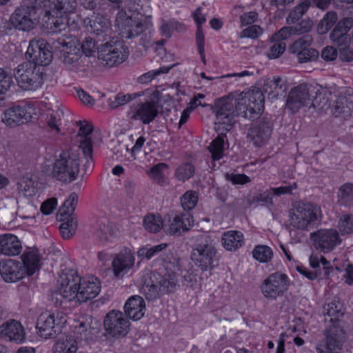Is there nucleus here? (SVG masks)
Returning <instances> with one entry per match:
<instances>
[{"instance_id":"obj_37","label":"nucleus","mask_w":353,"mask_h":353,"mask_svg":"<svg viewBox=\"0 0 353 353\" xmlns=\"http://www.w3.org/2000/svg\"><path fill=\"white\" fill-rule=\"evenodd\" d=\"M77 6V0H52L50 7V14L55 13H71L73 12Z\"/></svg>"},{"instance_id":"obj_52","label":"nucleus","mask_w":353,"mask_h":353,"mask_svg":"<svg viewBox=\"0 0 353 353\" xmlns=\"http://www.w3.org/2000/svg\"><path fill=\"white\" fill-rule=\"evenodd\" d=\"M198 199V194L195 191H187L181 197V206L186 211L191 210L196 205Z\"/></svg>"},{"instance_id":"obj_54","label":"nucleus","mask_w":353,"mask_h":353,"mask_svg":"<svg viewBox=\"0 0 353 353\" xmlns=\"http://www.w3.org/2000/svg\"><path fill=\"white\" fill-rule=\"evenodd\" d=\"M78 202V196L77 193L72 192L70 194L68 199H66L62 205L59 212L61 216L69 215L70 216L74 211Z\"/></svg>"},{"instance_id":"obj_41","label":"nucleus","mask_w":353,"mask_h":353,"mask_svg":"<svg viewBox=\"0 0 353 353\" xmlns=\"http://www.w3.org/2000/svg\"><path fill=\"white\" fill-rule=\"evenodd\" d=\"M113 234L114 230L106 221H101L98 223L95 235L101 243L104 244L110 241V238Z\"/></svg>"},{"instance_id":"obj_34","label":"nucleus","mask_w":353,"mask_h":353,"mask_svg":"<svg viewBox=\"0 0 353 353\" xmlns=\"http://www.w3.org/2000/svg\"><path fill=\"white\" fill-rule=\"evenodd\" d=\"M77 351L76 340L71 336H65L56 343L53 353H76Z\"/></svg>"},{"instance_id":"obj_40","label":"nucleus","mask_w":353,"mask_h":353,"mask_svg":"<svg viewBox=\"0 0 353 353\" xmlns=\"http://www.w3.org/2000/svg\"><path fill=\"white\" fill-rule=\"evenodd\" d=\"M339 202L345 206H353V183L342 185L338 192Z\"/></svg>"},{"instance_id":"obj_44","label":"nucleus","mask_w":353,"mask_h":353,"mask_svg":"<svg viewBox=\"0 0 353 353\" xmlns=\"http://www.w3.org/2000/svg\"><path fill=\"white\" fill-rule=\"evenodd\" d=\"M79 148L81 149L83 156L85 159V163L83 165L85 172L90 171L93 167L92 160V142L85 139L83 141H80Z\"/></svg>"},{"instance_id":"obj_16","label":"nucleus","mask_w":353,"mask_h":353,"mask_svg":"<svg viewBox=\"0 0 353 353\" xmlns=\"http://www.w3.org/2000/svg\"><path fill=\"white\" fill-rule=\"evenodd\" d=\"M32 108L27 105L11 106L3 112L2 122L7 126L14 128L26 123L32 118Z\"/></svg>"},{"instance_id":"obj_22","label":"nucleus","mask_w":353,"mask_h":353,"mask_svg":"<svg viewBox=\"0 0 353 353\" xmlns=\"http://www.w3.org/2000/svg\"><path fill=\"white\" fill-rule=\"evenodd\" d=\"M101 287L100 281L94 276L81 278L77 303H85L94 299L100 292Z\"/></svg>"},{"instance_id":"obj_38","label":"nucleus","mask_w":353,"mask_h":353,"mask_svg":"<svg viewBox=\"0 0 353 353\" xmlns=\"http://www.w3.org/2000/svg\"><path fill=\"white\" fill-rule=\"evenodd\" d=\"M168 247L167 243H160L154 246L146 245L140 248L137 252V256L141 259H151L152 257L159 256Z\"/></svg>"},{"instance_id":"obj_23","label":"nucleus","mask_w":353,"mask_h":353,"mask_svg":"<svg viewBox=\"0 0 353 353\" xmlns=\"http://www.w3.org/2000/svg\"><path fill=\"white\" fill-rule=\"evenodd\" d=\"M0 336L17 344L23 343L26 339L23 326L14 319H10L0 325Z\"/></svg>"},{"instance_id":"obj_10","label":"nucleus","mask_w":353,"mask_h":353,"mask_svg":"<svg viewBox=\"0 0 353 353\" xmlns=\"http://www.w3.org/2000/svg\"><path fill=\"white\" fill-rule=\"evenodd\" d=\"M81 277L72 269H65L58 279L57 294L68 301H77L79 285Z\"/></svg>"},{"instance_id":"obj_25","label":"nucleus","mask_w":353,"mask_h":353,"mask_svg":"<svg viewBox=\"0 0 353 353\" xmlns=\"http://www.w3.org/2000/svg\"><path fill=\"white\" fill-rule=\"evenodd\" d=\"M0 274L6 282H16L26 275V270L20 261L8 259L0 262Z\"/></svg>"},{"instance_id":"obj_8","label":"nucleus","mask_w":353,"mask_h":353,"mask_svg":"<svg viewBox=\"0 0 353 353\" xmlns=\"http://www.w3.org/2000/svg\"><path fill=\"white\" fill-rule=\"evenodd\" d=\"M319 208L311 203H298L289 212L290 226L298 230H307L318 219Z\"/></svg>"},{"instance_id":"obj_27","label":"nucleus","mask_w":353,"mask_h":353,"mask_svg":"<svg viewBox=\"0 0 353 353\" xmlns=\"http://www.w3.org/2000/svg\"><path fill=\"white\" fill-rule=\"evenodd\" d=\"M134 256L130 250L119 253L112 261V268L116 276L126 273L134 265Z\"/></svg>"},{"instance_id":"obj_35","label":"nucleus","mask_w":353,"mask_h":353,"mask_svg":"<svg viewBox=\"0 0 353 353\" xmlns=\"http://www.w3.org/2000/svg\"><path fill=\"white\" fill-rule=\"evenodd\" d=\"M287 90V85L281 78L277 77L272 80H267L263 85V91L273 97L282 95Z\"/></svg>"},{"instance_id":"obj_47","label":"nucleus","mask_w":353,"mask_h":353,"mask_svg":"<svg viewBox=\"0 0 353 353\" xmlns=\"http://www.w3.org/2000/svg\"><path fill=\"white\" fill-rule=\"evenodd\" d=\"M143 225L150 232L157 233L163 227V221L159 215L148 214L143 219Z\"/></svg>"},{"instance_id":"obj_11","label":"nucleus","mask_w":353,"mask_h":353,"mask_svg":"<svg viewBox=\"0 0 353 353\" xmlns=\"http://www.w3.org/2000/svg\"><path fill=\"white\" fill-rule=\"evenodd\" d=\"M310 239L316 250L328 253L341 243L338 231L335 229H320L311 233Z\"/></svg>"},{"instance_id":"obj_13","label":"nucleus","mask_w":353,"mask_h":353,"mask_svg":"<svg viewBox=\"0 0 353 353\" xmlns=\"http://www.w3.org/2000/svg\"><path fill=\"white\" fill-rule=\"evenodd\" d=\"M105 332L115 338L125 336L130 330V322L120 311L111 310L106 314L103 320Z\"/></svg>"},{"instance_id":"obj_55","label":"nucleus","mask_w":353,"mask_h":353,"mask_svg":"<svg viewBox=\"0 0 353 353\" xmlns=\"http://www.w3.org/2000/svg\"><path fill=\"white\" fill-rule=\"evenodd\" d=\"M253 257L260 262H268L271 259L272 250L266 245H258L252 252Z\"/></svg>"},{"instance_id":"obj_45","label":"nucleus","mask_w":353,"mask_h":353,"mask_svg":"<svg viewBox=\"0 0 353 353\" xmlns=\"http://www.w3.org/2000/svg\"><path fill=\"white\" fill-rule=\"evenodd\" d=\"M286 43L285 41H278L270 39V46L265 52L267 57L270 59H275L280 57L285 51Z\"/></svg>"},{"instance_id":"obj_60","label":"nucleus","mask_w":353,"mask_h":353,"mask_svg":"<svg viewBox=\"0 0 353 353\" xmlns=\"http://www.w3.org/2000/svg\"><path fill=\"white\" fill-rule=\"evenodd\" d=\"M318 57V51L310 48L305 49L303 51L299 52L296 54V57L299 63L313 61L316 60Z\"/></svg>"},{"instance_id":"obj_15","label":"nucleus","mask_w":353,"mask_h":353,"mask_svg":"<svg viewBox=\"0 0 353 353\" xmlns=\"http://www.w3.org/2000/svg\"><path fill=\"white\" fill-rule=\"evenodd\" d=\"M289 279L285 274L276 272L270 274L263 282L261 290L264 296L269 299H276L288 288Z\"/></svg>"},{"instance_id":"obj_2","label":"nucleus","mask_w":353,"mask_h":353,"mask_svg":"<svg viewBox=\"0 0 353 353\" xmlns=\"http://www.w3.org/2000/svg\"><path fill=\"white\" fill-rule=\"evenodd\" d=\"M190 259L201 271L212 270L215 266L214 263L218 260L214 240L207 235L201 236L192 250Z\"/></svg>"},{"instance_id":"obj_5","label":"nucleus","mask_w":353,"mask_h":353,"mask_svg":"<svg viewBox=\"0 0 353 353\" xmlns=\"http://www.w3.org/2000/svg\"><path fill=\"white\" fill-rule=\"evenodd\" d=\"M79 172V159L75 155L63 151L55 161L52 174L57 180L69 183L76 179Z\"/></svg>"},{"instance_id":"obj_14","label":"nucleus","mask_w":353,"mask_h":353,"mask_svg":"<svg viewBox=\"0 0 353 353\" xmlns=\"http://www.w3.org/2000/svg\"><path fill=\"white\" fill-rule=\"evenodd\" d=\"M26 57L28 62L41 68L50 64L52 59V54L46 41L42 39H34L30 41Z\"/></svg>"},{"instance_id":"obj_9","label":"nucleus","mask_w":353,"mask_h":353,"mask_svg":"<svg viewBox=\"0 0 353 353\" xmlns=\"http://www.w3.org/2000/svg\"><path fill=\"white\" fill-rule=\"evenodd\" d=\"M324 337L318 341L314 346L316 353H341L344 343V332L336 325L327 328Z\"/></svg>"},{"instance_id":"obj_63","label":"nucleus","mask_w":353,"mask_h":353,"mask_svg":"<svg viewBox=\"0 0 353 353\" xmlns=\"http://www.w3.org/2000/svg\"><path fill=\"white\" fill-rule=\"evenodd\" d=\"M97 42H99L98 40L96 41L94 39L90 37H85L82 41V52L85 54L86 57L91 55L92 53L94 52Z\"/></svg>"},{"instance_id":"obj_56","label":"nucleus","mask_w":353,"mask_h":353,"mask_svg":"<svg viewBox=\"0 0 353 353\" xmlns=\"http://www.w3.org/2000/svg\"><path fill=\"white\" fill-rule=\"evenodd\" d=\"M141 95V94L140 93H134L132 94H124L123 93H119L114 97V100L110 101L109 105L111 109H116L119 106L125 105L130 101Z\"/></svg>"},{"instance_id":"obj_26","label":"nucleus","mask_w":353,"mask_h":353,"mask_svg":"<svg viewBox=\"0 0 353 353\" xmlns=\"http://www.w3.org/2000/svg\"><path fill=\"white\" fill-rule=\"evenodd\" d=\"M193 225V219L188 212L176 214L169 225L167 232L170 234L180 236L188 232Z\"/></svg>"},{"instance_id":"obj_17","label":"nucleus","mask_w":353,"mask_h":353,"mask_svg":"<svg viewBox=\"0 0 353 353\" xmlns=\"http://www.w3.org/2000/svg\"><path fill=\"white\" fill-rule=\"evenodd\" d=\"M151 26L150 19L138 13L134 14L121 22V34L124 38L131 39L140 35Z\"/></svg>"},{"instance_id":"obj_50","label":"nucleus","mask_w":353,"mask_h":353,"mask_svg":"<svg viewBox=\"0 0 353 353\" xmlns=\"http://www.w3.org/2000/svg\"><path fill=\"white\" fill-rule=\"evenodd\" d=\"M77 226V220L74 217H70L67 221L61 223L59 226L62 237L65 239L71 238L75 234Z\"/></svg>"},{"instance_id":"obj_46","label":"nucleus","mask_w":353,"mask_h":353,"mask_svg":"<svg viewBox=\"0 0 353 353\" xmlns=\"http://www.w3.org/2000/svg\"><path fill=\"white\" fill-rule=\"evenodd\" d=\"M223 150L224 137L223 134L219 135L208 146V150L211 154L212 158L214 161H218L223 157Z\"/></svg>"},{"instance_id":"obj_24","label":"nucleus","mask_w":353,"mask_h":353,"mask_svg":"<svg viewBox=\"0 0 353 353\" xmlns=\"http://www.w3.org/2000/svg\"><path fill=\"white\" fill-rule=\"evenodd\" d=\"M62 323L63 322L61 319H58L56 321L54 314H50L48 316L42 314L37 321V329L41 337L45 339L54 338L58 334L61 332Z\"/></svg>"},{"instance_id":"obj_49","label":"nucleus","mask_w":353,"mask_h":353,"mask_svg":"<svg viewBox=\"0 0 353 353\" xmlns=\"http://www.w3.org/2000/svg\"><path fill=\"white\" fill-rule=\"evenodd\" d=\"M195 168L190 163H185L180 165L175 170L176 178L181 181H185L190 179L194 174Z\"/></svg>"},{"instance_id":"obj_51","label":"nucleus","mask_w":353,"mask_h":353,"mask_svg":"<svg viewBox=\"0 0 353 353\" xmlns=\"http://www.w3.org/2000/svg\"><path fill=\"white\" fill-rule=\"evenodd\" d=\"M330 38L334 45L338 46H345L349 43L350 38L349 34L337 28H334L330 34Z\"/></svg>"},{"instance_id":"obj_61","label":"nucleus","mask_w":353,"mask_h":353,"mask_svg":"<svg viewBox=\"0 0 353 353\" xmlns=\"http://www.w3.org/2000/svg\"><path fill=\"white\" fill-rule=\"evenodd\" d=\"M25 1L43 12L45 16H48V14H50V7L52 0H25Z\"/></svg>"},{"instance_id":"obj_53","label":"nucleus","mask_w":353,"mask_h":353,"mask_svg":"<svg viewBox=\"0 0 353 353\" xmlns=\"http://www.w3.org/2000/svg\"><path fill=\"white\" fill-rule=\"evenodd\" d=\"M312 40L313 39L310 34L300 37L291 45L290 50L292 53L297 54L298 52L309 48Z\"/></svg>"},{"instance_id":"obj_39","label":"nucleus","mask_w":353,"mask_h":353,"mask_svg":"<svg viewBox=\"0 0 353 353\" xmlns=\"http://www.w3.org/2000/svg\"><path fill=\"white\" fill-rule=\"evenodd\" d=\"M157 276V283L161 294L171 292L174 290L178 285V280L175 275H169L168 277H163L159 274Z\"/></svg>"},{"instance_id":"obj_32","label":"nucleus","mask_w":353,"mask_h":353,"mask_svg":"<svg viewBox=\"0 0 353 353\" xmlns=\"http://www.w3.org/2000/svg\"><path fill=\"white\" fill-rule=\"evenodd\" d=\"M141 292L146 299L152 301L159 298L162 294L157 283L156 274H152L149 279H145L141 289Z\"/></svg>"},{"instance_id":"obj_1","label":"nucleus","mask_w":353,"mask_h":353,"mask_svg":"<svg viewBox=\"0 0 353 353\" xmlns=\"http://www.w3.org/2000/svg\"><path fill=\"white\" fill-rule=\"evenodd\" d=\"M265 97L259 89L252 90L248 94V99H241L230 97H222L216 100L212 108L216 115V125L225 131H230L233 127L236 115L241 116L249 120L257 119L264 109Z\"/></svg>"},{"instance_id":"obj_59","label":"nucleus","mask_w":353,"mask_h":353,"mask_svg":"<svg viewBox=\"0 0 353 353\" xmlns=\"http://www.w3.org/2000/svg\"><path fill=\"white\" fill-rule=\"evenodd\" d=\"M12 85L13 80L11 74L0 68V94H5Z\"/></svg>"},{"instance_id":"obj_31","label":"nucleus","mask_w":353,"mask_h":353,"mask_svg":"<svg viewBox=\"0 0 353 353\" xmlns=\"http://www.w3.org/2000/svg\"><path fill=\"white\" fill-rule=\"evenodd\" d=\"M21 264L26 270V274L32 275L40 268V255L37 250H30L24 252L21 256Z\"/></svg>"},{"instance_id":"obj_6","label":"nucleus","mask_w":353,"mask_h":353,"mask_svg":"<svg viewBox=\"0 0 353 353\" xmlns=\"http://www.w3.org/2000/svg\"><path fill=\"white\" fill-rule=\"evenodd\" d=\"M44 14L24 1L23 4L17 6L10 17L12 25L21 30L29 31L35 28L40 23L41 16Z\"/></svg>"},{"instance_id":"obj_3","label":"nucleus","mask_w":353,"mask_h":353,"mask_svg":"<svg viewBox=\"0 0 353 353\" xmlns=\"http://www.w3.org/2000/svg\"><path fill=\"white\" fill-rule=\"evenodd\" d=\"M54 45L56 48L60 49L59 59L68 70L75 72L85 70L86 56L80 52L71 39L66 41L65 38L59 37Z\"/></svg>"},{"instance_id":"obj_43","label":"nucleus","mask_w":353,"mask_h":353,"mask_svg":"<svg viewBox=\"0 0 353 353\" xmlns=\"http://www.w3.org/2000/svg\"><path fill=\"white\" fill-rule=\"evenodd\" d=\"M338 20V16L335 12H328L320 21L317 26V32L319 34L327 33Z\"/></svg>"},{"instance_id":"obj_21","label":"nucleus","mask_w":353,"mask_h":353,"mask_svg":"<svg viewBox=\"0 0 353 353\" xmlns=\"http://www.w3.org/2000/svg\"><path fill=\"white\" fill-rule=\"evenodd\" d=\"M83 23L88 31L97 36L98 41H105L110 39V21L102 16H93L92 18L86 17Z\"/></svg>"},{"instance_id":"obj_57","label":"nucleus","mask_w":353,"mask_h":353,"mask_svg":"<svg viewBox=\"0 0 353 353\" xmlns=\"http://www.w3.org/2000/svg\"><path fill=\"white\" fill-rule=\"evenodd\" d=\"M173 66L174 65L168 67L163 66L157 70L149 71L143 74V75L140 76L138 78V81L140 83H148L157 76L160 75L161 74L168 73L170 71V70L173 68Z\"/></svg>"},{"instance_id":"obj_62","label":"nucleus","mask_w":353,"mask_h":353,"mask_svg":"<svg viewBox=\"0 0 353 353\" xmlns=\"http://www.w3.org/2000/svg\"><path fill=\"white\" fill-rule=\"evenodd\" d=\"M294 35V29L292 26H285L281 28L278 32H275L271 37L273 40L278 41H285L290 36Z\"/></svg>"},{"instance_id":"obj_20","label":"nucleus","mask_w":353,"mask_h":353,"mask_svg":"<svg viewBox=\"0 0 353 353\" xmlns=\"http://www.w3.org/2000/svg\"><path fill=\"white\" fill-rule=\"evenodd\" d=\"M310 265L314 271H310L303 265L296 266V270L310 280H314L318 275L322 274L321 268L325 276H328L332 269L330 262L324 256L314 254L310 256Z\"/></svg>"},{"instance_id":"obj_12","label":"nucleus","mask_w":353,"mask_h":353,"mask_svg":"<svg viewBox=\"0 0 353 353\" xmlns=\"http://www.w3.org/2000/svg\"><path fill=\"white\" fill-rule=\"evenodd\" d=\"M159 102L154 99L133 103L130 106L128 116L130 119L149 124L158 116L159 112Z\"/></svg>"},{"instance_id":"obj_18","label":"nucleus","mask_w":353,"mask_h":353,"mask_svg":"<svg viewBox=\"0 0 353 353\" xmlns=\"http://www.w3.org/2000/svg\"><path fill=\"white\" fill-rule=\"evenodd\" d=\"M273 128V123L268 118H261L249 129L248 138L256 147H261L270 139Z\"/></svg>"},{"instance_id":"obj_30","label":"nucleus","mask_w":353,"mask_h":353,"mask_svg":"<svg viewBox=\"0 0 353 353\" xmlns=\"http://www.w3.org/2000/svg\"><path fill=\"white\" fill-rule=\"evenodd\" d=\"M244 236L240 231L230 230L223 234L221 241L225 249L236 251L244 245Z\"/></svg>"},{"instance_id":"obj_58","label":"nucleus","mask_w":353,"mask_h":353,"mask_svg":"<svg viewBox=\"0 0 353 353\" xmlns=\"http://www.w3.org/2000/svg\"><path fill=\"white\" fill-rule=\"evenodd\" d=\"M338 227L343 234L353 232V215L344 214L340 218Z\"/></svg>"},{"instance_id":"obj_42","label":"nucleus","mask_w":353,"mask_h":353,"mask_svg":"<svg viewBox=\"0 0 353 353\" xmlns=\"http://www.w3.org/2000/svg\"><path fill=\"white\" fill-rule=\"evenodd\" d=\"M310 6V0H302L294 9L290 12L287 17L288 24L294 23L298 21L303 15L307 11Z\"/></svg>"},{"instance_id":"obj_48","label":"nucleus","mask_w":353,"mask_h":353,"mask_svg":"<svg viewBox=\"0 0 353 353\" xmlns=\"http://www.w3.org/2000/svg\"><path fill=\"white\" fill-rule=\"evenodd\" d=\"M60 15H57L55 17L51 19L50 29L54 33H60L61 31L65 30L68 26V19L67 14L59 13ZM52 17L54 14L52 13Z\"/></svg>"},{"instance_id":"obj_7","label":"nucleus","mask_w":353,"mask_h":353,"mask_svg":"<svg viewBox=\"0 0 353 353\" xmlns=\"http://www.w3.org/2000/svg\"><path fill=\"white\" fill-rule=\"evenodd\" d=\"M128 55V48L118 39L107 40L98 48V59L110 68L123 63Z\"/></svg>"},{"instance_id":"obj_4","label":"nucleus","mask_w":353,"mask_h":353,"mask_svg":"<svg viewBox=\"0 0 353 353\" xmlns=\"http://www.w3.org/2000/svg\"><path fill=\"white\" fill-rule=\"evenodd\" d=\"M43 69L32 63L23 62L14 70L18 85L25 90H34L43 83Z\"/></svg>"},{"instance_id":"obj_33","label":"nucleus","mask_w":353,"mask_h":353,"mask_svg":"<svg viewBox=\"0 0 353 353\" xmlns=\"http://www.w3.org/2000/svg\"><path fill=\"white\" fill-rule=\"evenodd\" d=\"M325 320L331 322L339 321L344 314L343 304L339 301H333L324 306Z\"/></svg>"},{"instance_id":"obj_19","label":"nucleus","mask_w":353,"mask_h":353,"mask_svg":"<svg viewBox=\"0 0 353 353\" xmlns=\"http://www.w3.org/2000/svg\"><path fill=\"white\" fill-rule=\"evenodd\" d=\"M312 103V96L309 92V88L305 84H300L294 88L290 92L286 108L292 112H296L304 106H307Z\"/></svg>"},{"instance_id":"obj_29","label":"nucleus","mask_w":353,"mask_h":353,"mask_svg":"<svg viewBox=\"0 0 353 353\" xmlns=\"http://www.w3.org/2000/svg\"><path fill=\"white\" fill-rule=\"evenodd\" d=\"M21 245L18 238L12 234L0 236V252L8 256H15L20 254Z\"/></svg>"},{"instance_id":"obj_36","label":"nucleus","mask_w":353,"mask_h":353,"mask_svg":"<svg viewBox=\"0 0 353 353\" xmlns=\"http://www.w3.org/2000/svg\"><path fill=\"white\" fill-rule=\"evenodd\" d=\"M91 323V316H85L75 325L74 333L81 340L87 341L92 338L93 327Z\"/></svg>"},{"instance_id":"obj_64","label":"nucleus","mask_w":353,"mask_h":353,"mask_svg":"<svg viewBox=\"0 0 353 353\" xmlns=\"http://www.w3.org/2000/svg\"><path fill=\"white\" fill-rule=\"evenodd\" d=\"M294 29V34L301 35L308 33L312 27V21L311 20H303L299 24L292 26Z\"/></svg>"},{"instance_id":"obj_28","label":"nucleus","mask_w":353,"mask_h":353,"mask_svg":"<svg viewBox=\"0 0 353 353\" xmlns=\"http://www.w3.org/2000/svg\"><path fill=\"white\" fill-rule=\"evenodd\" d=\"M124 311L130 319L134 321L141 319L145 312V303L143 298L139 295L129 298L124 305Z\"/></svg>"}]
</instances>
